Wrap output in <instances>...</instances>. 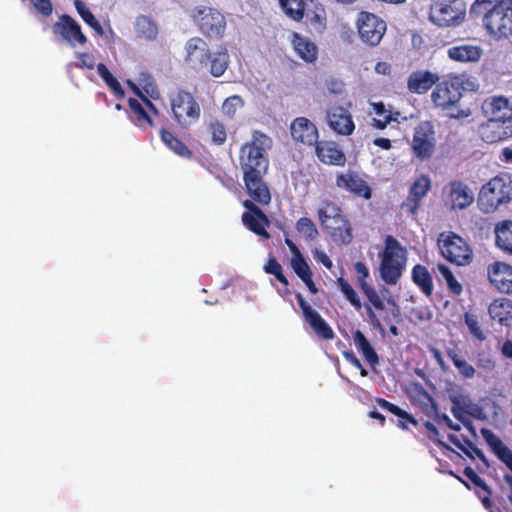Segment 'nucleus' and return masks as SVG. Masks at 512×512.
I'll return each instance as SVG.
<instances>
[{
    "label": "nucleus",
    "mask_w": 512,
    "mask_h": 512,
    "mask_svg": "<svg viewBox=\"0 0 512 512\" xmlns=\"http://www.w3.org/2000/svg\"><path fill=\"white\" fill-rule=\"evenodd\" d=\"M273 146L272 138L260 130L252 132L251 140L239 150V163L243 173L246 193L261 206L271 202V192L264 176L269 169L268 151Z\"/></svg>",
    "instance_id": "1"
},
{
    "label": "nucleus",
    "mask_w": 512,
    "mask_h": 512,
    "mask_svg": "<svg viewBox=\"0 0 512 512\" xmlns=\"http://www.w3.org/2000/svg\"><path fill=\"white\" fill-rule=\"evenodd\" d=\"M470 13L481 19L487 33L495 39L512 34V0H476Z\"/></svg>",
    "instance_id": "2"
},
{
    "label": "nucleus",
    "mask_w": 512,
    "mask_h": 512,
    "mask_svg": "<svg viewBox=\"0 0 512 512\" xmlns=\"http://www.w3.org/2000/svg\"><path fill=\"white\" fill-rule=\"evenodd\" d=\"M184 57L188 66L198 73L208 72L213 77H221L229 66V53L226 48L212 52L201 37H192L185 44Z\"/></svg>",
    "instance_id": "3"
},
{
    "label": "nucleus",
    "mask_w": 512,
    "mask_h": 512,
    "mask_svg": "<svg viewBox=\"0 0 512 512\" xmlns=\"http://www.w3.org/2000/svg\"><path fill=\"white\" fill-rule=\"evenodd\" d=\"M463 92V82L459 77L452 76L436 84L431 99L435 107L445 111L449 118L461 120L472 114L470 108L460 106Z\"/></svg>",
    "instance_id": "4"
},
{
    "label": "nucleus",
    "mask_w": 512,
    "mask_h": 512,
    "mask_svg": "<svg viewBox=\"0 0 512 512\" xmlns=\"http://www.w3.org/2000/svg\"><path fill=\"white\" fill-rule=\"evenodd\" d=\"M384 244L380 254V277L385 284L396 285L406 268L407 251L392 235L385 237Z\"/></svg>",
    "instance_id": "5"
},
{
    "label": "nucleus",
    "mask_w": 512,
    "mask_h": 512,
    "mask_svg": "<svg viewBox=\"0 0 512 512\" xmlns=\"http://www.w3.org/2000/svg\"><path fill=\"white\" fill-rule=\"evenodd\" d=\"M168 100L172 118L180 128L188 129L199 121L201 107L193 93L178 88L169 94Z\"/></svg>",
    "instance_id": "6"
},
{
    "label": "nucleus",
    "mask_w": 512,
    "mask_h": 512,
    "mask_svg": "<svg viewBox=\"0 0 512 512\" xmlns=\"http://www.w3.org/2000/svg\"><path fill=\"white\" fill-rule=\"evenodd\" d=\"M512 200V181L496 176L482 186L478 195V208L485 214L494 213L501 205Z\"/></svg>",
    "instance_id": "7"
},
{
    "label": "nucleus",
    "mask_w": 512,
    "mask_h": 512,
    "mask_svg": "<svg viewBox=\"0 0 512 512\" xmlns=\"http://www.w3.org/2000/svg\"><path fill=\"white\" fill-rule=\"evenodd\" d=\"M439 248L442 256L457 266H466L473 261L471 246L454 232L440 235Z\"/></svg>",
    "instance_id": "8"
},
{
    "label": "nucleus",
    "mask_w": 512,
    "mask_h": 512,
    "mask_svg": "<svg viewBox=\"0 0 512 512\" xmlns=\"http://www.w3.org/2000/svg\"><path fill=\"white\" fill-rule=\"evenodd\" d=\"M193 18L199 31L208 39L219 40L223 37L226 19L219 10L205 6L197 7Z\"/></svg>",
    "instance_id": "9"
},
{
    "label": "nucleus",
    "mask_w": 512,
    "mask_h": 512,
    "mask_svg": "<svg viewBox=\"0 0 512 512\" xmlns=\"http://www.w3.org/2000/svg\"><path fill=\"white\" fill-rule=\"evenodd\" d=\"M411 147L414 156L419 160H427L433 156L436 133L430 121H422L415 127Z\"/></svg>",
    "instance_id": "10"
},
{
    "label": "nucleus",
    "mask_w": 512,
    "mask_h": 512,
    "mask_svg": "<svg viewBox=\"0 0 512 512\" xmlns=\"http://www.w3.org/2000/svg\"><path fill=\"white\" fill-rule=\"evenodd\" d=\"M132 87L134 92L141 98L143 103L138 99L129 98L128 106L130 109V120L140 129L146 130L149 127H154V121L150 114L158 115L159 111L156 106L141 92V90L133 83Z\"/></svg>",
    "instance_id": "11"
},
{
    "label": "nucleus",
    "mask_w": 512,
    "mask_h": 512,
    "mask_svg": "<svg viewBox=\"0 0 512 512\" xmlns=\"http://www.w3.org/2000/svg\"><path fill=\"white\" fill-rule=\"evenodd\" d=\"M464 18L465 7L459 0L437 3L432 7L430 13V19L440 27L458 25Z\"/></svg>",
    "instance_id": "12"
},
{
    "label": "nucleus",
    "mask_w": 512,
    "mask_h": 512,
    "mask_svg": "<svg viewBox=\"0 0 512 512\" xmlns=\"http://www.w3.org/2000/svg\"><path fill=\"white\" fill-rule=\"evenodd\" d=\"M444 202L450 210H464L474 202V193L460 180L449 182L443 189Z\"/></svg>",
    "instance_id": "13"
},
{
    "label": "nucleus",
    "mask_w": 512,
    "mask_h": 512,
    "mask_svg": "<svg viewBox=\"0 0 512 512\" xmlns=\"http://www.w3.org/2000/svg\"><path fill=\"white\" fill-rule=\"evenodd\" d=\"M358 32L363 42L376 46L386 31L384 20L369 12H361L358 18Z\"/></svg>",
    "instance_id": "14"
},
{
    "label": "nucleus",
    "mask_w": 512,
    "mask_h": 512,
    "mask_svg": "<svg viewBox=\"0 0 512 512\" xmlns=\"http://www.w3.org/2000/svg\"><path fill=\"white\" fill-rule=\"evenodd\" d=\"M295 298L301 309L303 318L312 328L314 333L323 340H332L335 333L331 326L322 318V316L314 310L299 292L295 293Z\"/></svg>",
    "instance_id": "15"
},
{
    "label": "nucleus",
    "mask_w": 512,
    "mask_h": 512,
    "mask_svg": "<svg viewBox=\"0 0 512 512\" xmlns=\"http://www.w3.org/2000/svg\"><path fill=\"white\" fill-rule=\"evenodd\" d=\"M52 32L71 46H75L76 43L85 45L88 41L79 23L68 14H62L58 18L52 26Z\"/></svg>",
    "instance_id": "16"
},
{
    "label": "nucleus",
    "mask_w": 512,
    "mask_h": 512,
    "mask_svg": "<svg viewBox=\"0 0 512 512\" xmlns=\"http://www.w3.org/2000/svg\"><path fill=\"white\" fill-rule=\"evenodd\" d=\"M258 205L259 204L251 198L244 200L243 206L248 212L243 213L242 222L256 235L269 239L270 234L267 232L266 227L270 225V221Z\"/></svg>",
    "instance_id": "17"
},
{
    "label": "nucleus",
    "mask_w": 512,
    "mask_h": 512,
    "mask_svg": "<svg viewBox=\"0 0 512 512\" xmlns=\"http://www.w3.org/2000/svg\"><path fill=\"white\" fill-rule=\"evenodd\" d=\"M480 135L486 143H497L512 137V118H489L480 128Z\"/></svg>",
    "instance_id": "18"
},
{
    "label": "nucleus",
    "mask_w": 512,
    "mask_h": 512,
    "mask_svg": "<svg viewBox=\"0 0 512 512\" xmlns=\"http://www.w3.org/2000/svg\"><path fill=\"white\" fill-rule=\"evenodd\" d=\"M361 291L369 302V304H366L365 307L371 326L374 329L379 330V332L384 335L385 328L381 323L379 315L376 313V311L385 310V305H387V302L385 303L384 298L369 284H363Z\"/></svg>",
    "instance_id": "19"
},
{
    "label": "nucleus",
    "mask_w": 512,
    "mask_h": 512,
    "mask_svg": "<svg viewBox=\"0 0 512 512\" xmlns=\"http://www.w3.org/2000/svg\"><path fill=\"white\" fill-rule=\"evenodd\" d=\"M336 186L366 200L372 196V190L367 182L351 170L337 174Z\"/></svg>",
    "instance_id": "20"
},
{
    "label": "nucleus",
    "mask_w": 512,
    "mask_h": 512,
    "mask_svg": "<svg viewBox=\"0 0 512 512\" xmlns=\"http://www.w3.org/2000/svg\"><path fill=\"white\" fill-rule=\"evenodd\" d=\"M431 189V180L428 175L421 174L411 185L406 200L402 203V208L415 216L420 208L421 201Z\"/></svg>",
    "instance_id": "21"
},
{
    "label": "nucleus",
    "mask_w": 512,
    "mask_h": 512,
    "mask_svg": "<svg viewBox=\"0 0 512 512\" xmlns=\"http://www.w3.org/2000/svg\"><path fill=\"white\" fill-rule=\"evenodd\" d=\"M327 122L329 127L337 134L351 135L355 130L352 115L348 109L342 106H332L327 110Z\"/></svg>",
    "instance_id": "22"
},
{
    "label": "nucleus",
    "mask_w": 512,
    "mask_h": 512,
    "mask_svg": "<svg viewBox=\"0 0 512 512\" xmlns=\"http://www.w3.org/2000/svg\"><path fill=\"white\" fill-rule=\"evenodd\" d=\"M315 153L320 162L326 165L343 167L346 164V155L334 141H318Z\"/></svg>",
    "instance_id": "23"
},
{
    "label": "nucleus",
    "mask_w": 512,
    "mask_h": 512,
    "mask_svg": "<svg viewBox=\"0 0 512 512\" xmlns=\"http://www.w3.org/2000/svg\"><path fill=\"white\" fill-rule=\"evenodd\" d=\"M489 281L502 293H512V266L504 262H494L487 268Z\"/></svg>",
    "instance_id": "24"
},
{
    "label": "nucleus",
    "mask_w": 512,
    "mask_h": 512,
    "mask_svg": "<svg viewBox=\"0 0 512 512\" xmlns=\"http://www.w3.org/2000/svg\"><path fill=\"white\" fill-rule=\"evenodd\" d=\"M291 136L294 141L305 145H315L318 142V130L306 117H298L290 126Z\"/></svg>",
    "instance_id": "25"
},
{
    "label": "nucleus",
    "mask_w": 512,
    "mask_h": 512,
    "mask_svg": "<svg viewBox=\"0 0 512 512\" xmlns=\"http://www.w3.org/2000/svg\"><path fill=\"white\" fill-rule=\"evenodd\" d=\"M320 223L334 241L343 244H349L352 241L351 226L344 214Z\"/></svg>",
    "instance_id": "26"
},
{
    "label": "nucleus",
    "mask_w": 512,
    "mask_h": 512,
    "mask_svg": "<svg viewBox=\"0 0 512 512\" xmlns=\"http://www.w3.org/2000/svg\"><path fill=\"white\" fill-rule=\"evenodd\" d=\"M291 45L296 55L305 63L313 64L317 61L319 55L318 46L309 38L302 36L298 32L291 34Z\"/></svg>",
    "instance_id": "27"
},
{
    "label": "nucleus",
    "mask_w": 512,
    "mask_h": 512,
    "mask_svg": "<svg viewBox=\"0 0 512 512\" xmlns=\"http://www.w3.org/2000/svg\"><path fill=\"white\" fill-rule=\"evenodd\" d=\"M439 75L429 70L412 72L407 80L408 90L415 94H424L439 82Z\"/></svg>",
    "instance_id": "28"
},
{
    "label": "nucleus",
    "mask_w": 512,
    "mask_h": 512,
    "mask_svg": "<svg viewBox=\"0 0 512 512\" xmlns=\"http://www.w3.org/2000/svg\"><path fill=\"white\" fill-rule=\"evenodd\" d=\"M409 398L412 404L419 408L428 417L436 414L438 405L434 398L420 384L414 383L409 391Z\"/></svg>",
    "instance_id": "29"
},
{
    "label": "nucleus",
    "mask_w": 512,
    "mask_h": 512,
    "mask_svg": "<svg viewBox=\"0 0 512 512\" xmlns=\"http://www.w3.org/2000/svg\"><path fill=\"white\" fill-rule=\"evenodd\" d=\"M480 432L491 451L512 472V450L492 430L482 428Z\"/></svg>",
    "instance_id": "30"
},
{
    "label": "nucleus",
    "mask_w": 512,
    "mask_h": 512,
    "mask_svg": "<svg viewBox=\"0 0 512 512\" xmlns=\"http://www.w3.org/2000/svg\"><path fill=\"white\" fill-rule=\"evenodd\" d=\"M488 313L491 319L497 321L500 325L512 326V301L507 298L495 299L488 307Z\"/></svg>",
    "instance_id": "31"
},
{
    "label": "nucleus",
    "mask_w": 512,
    "mask_h": 512,
    "mask_svg": "<svg viewBox=\"0 0 512 512\" xmlns=\"http://www.w3.org/2000/svg\"><path fill=\"white\" fill-rule=\"evenodd\" d=\"M495 245L504 254L512 256V220H501L494 227Z\"/></svg>",
    "instance_id": "32"
},
{
    "label": "nucleus",
    "mask_w": 512,
    "mask_h": 512,
    "mask_svg": "<svg viewBox=\"0 0 512 512\" xmlns=\"http://www.w3.org/2000/svg\"><path fill=\"white\" fill-rule=\"evenodd\" d=\"M375 402L384 410L398 417L397 426L402 430H408L409 425L418 427V420L399 406L387 401L384 398H376Z\"/></svg>",
    "instance_id": "33"
},
{
    "label": "nucleus",
    "mask_w": 512,
    "mask_h": 512,
    "mask_svg": "<svg viewBox=\"0 0 512 512\" xmlns=\"http://www.w3.org/2000/svg\"><path fill=\"white\" fill-rule=\"evenodd\" d=\"M484 109L490 118L506 119L512 118V107L509 99L504 96H493L485 101Z\"/></svg>",
    "instance_id": "34"
},
{
    "label": "nucleus",
    "mask_w": 512,
    "mask_h": 512,
    "mask_svg": "<svg viewBox=\"0 0 512 512\" xmlns=\"http://www.w3.org/2000/svg\"><path fill=\"white\" fill-rule=\"evenodd\" d=\"M134 30L138 38L155 41L159 34L156 21L147 15H139L135 19Z\"/></svg>",
    "instance_id": "35"
},
{
    "label": "nucleus",
    "mask_w": 512,
    "mask_h": 512,
    "mask_svg": "<svg viewBox=\"0 0 512 512\" xmlns=\"http://www.w3.org/2000/svg\"><path fill=\"white\" fill-rule=\"evenodd\" d=\"M448 440L470 459L474 460L475 458H478L486 468L490 467V463L482 450L475 446V444L468 438L464 437L463 440H460L458 436L449 434Z\"/></svg>",
    "instance_id": "36"
},
{
    "label": "nucleus",
    "mask_w": 512,
    "mask_h": 512,
    "mask_svg": "<svg viewBox=\"0 0 512 512\" xmlns=\"http://www.w3.org/2000/svg\"><path fill=\"white\" fill-rule=\"evenodd\" d=\"M481 55L482 49L476 45L463 44L448 49V56L459 62H475L480 59Z\"/></svg>",
    "instance_id": "37"
},
{
    "label": "nucleus",
    "mask_w": 512,
    "mask_h": 512,
    "mask_svg": "<svg viewBox=\"0 0 512 512\" xmlns=\"http://www.w3.org/2000/svg\"><path fill=\"white\" fill-rule=\"evenodd\" d=\"M445 353L463 379H473L476 376L475 367L461 355L460 351L455 348H446Z\"/></svg>",
    "instance_id": "38"
},
{
    "label": "nucleus",
    "mask_w": 512,
    "mask_h": 512,
    "mask_svg": "<svg viewBox=\"0 0 512 512\" xmlns=\"http://www.w3.org/2000/svg\"><path fill=\"white\" fill-rule=\"evenodd\" d=\"M411 278L424 295L430 297L433 294V278L425 266L415 265L412 268Z\"/></svg>",
    "instance_id": "39"
},
{
    "label": "nucleus",
    "mask_w": 512,
    "mask_h": 512,
    "mask_svg": "<svg viewBox=\"0 0 512 512\" xmlns=\"http://www.w3.org/2000/svg\"><path fill=\"white\" fill-rule=\"evenodd\" d=\"M353 340L358 352L371 366L379 364L378 354L362 331L356 330L353 334Z\"/></svg>",
    "instance_id": "40"
},
{
    "label": "nucleus",
    "mask_w": 512,
    "mask_h": 512,
    "mask_svg": "<svg viewBox=\"0 0 512 512\" xmlns=\"http://www.w3.org/2000/svg\"><path fill=\"white\" fill-rule=\"evenodd\" d=\"M160 136L162 142L175 154L183 158H191L192 151L177 137L174 136L173 133L168 131L165 128L160 130Z\"/></svg>",
    "instance_id": "41"
},
{
    "label": "nucleus",
    "mask_w": 512,
    "mask_h": 512,
    "mask_svg": "<svg viewBox=\"0 0 512 512\" xmlns=\"http://www.w3.org/2000/svg\"><path fill=\"white\" fill-rule=\"evenodd\" d=\"M74 6L82 20L89 25L98 36L104 35V29L93 13L82 0H74Z\"/></svg>",
    "instance_id": "42"
},
{
    "label": "nucleus",
    "mask_w": 512,
    "mask_h": 512,
    "mask_svg": "<svg viewBox=\"0 0 512 512\" xmlns=\"http://www.w3.org/2000/svg\"><path fill=\"white\" fill-rule=\"evenodd\" d=\"M97 72L117 98L124 97L125 92L121 84L116 79V77H114V75L109 71V69L104 63H99L97 65Z\"/></svg>",
    "instance_id": "43"
},
{
    "label": "nucleus",
    "mask_w": 512,
    "mask_h": 512,
    "mask_svg": "<svg viewBox=\"0 0 512 512\" xmlns=\"http://www.w3.org/2000/svg\"><path fill=\"white\" fill-rule=\"evenodd\" d=\"M464 323L468 328L469 333L475 340L484 342L487 340V331H485L475 314L470 312L464 313Z\"/></svg>",
    "instance_id": "44"
},
{
    "label": "nucleus",
    "mask_w": 512,
    "mask_h": 512,
    "mask_svg": "<svg viewBox=\"0 0 512 512\" xmlns=\"http://www.w3.org/2000/svg\"><path fill=\"white\" fill-rule=\"evenodd\" d=\"M207 133L211 137V141L215 145H222L227 140V128L218 119H211L207 123Z\"/></svg>",
    "instance_id": "45"
},
{
    "label": "nucleus",
    "mask_w": 512,
    "mask_h": 512,
    "mask_svg": "<svg viewBox=\"0 0 512 512\" xmlns=\"http://www.w3.org/2000/svg\"><path fill=\"white\" fill-rule=\"evenodd\" d=\"M284 13L295 21L302 20L305 12L303 0H279Z\"/></svg>",
    "instance_id": "46"
},
{
    "label": "nucleus",
    "mask_w": 512,
    "mask_h": 512,
    "mask_svg": "<svg viewBox=\"0 0 512 512\" xmlns=\"http://www.w3.org/2000/svg\"><path fill=\"white\" fill-rule=\"evenodd\" d=\"M264 271L267 273V274H271V275H274L275 278L283 285L285 286V293L286 294H290V290L288 288L289 286V281L288 279L286 278V276L284 275L283 273V269H282V266L280 265V263L277 261V259L273 256H271L267 263L265 264L264 266Z\"/></svg>",
    "instance_id": "47"
},
{
    "label": "nucleus",
    "mask_w": 512,
    "mask_h": 512,
    "mask_svg": "<svg viewBox=\"0 0 512 512\" xmlns=\"http://www.w3.org/2000/svg\"><path fill=\"white\" fill-rule=\"evenodd\" d=\"M437 269L445 280L449 291L454 295H460L463 291L462 285L459 283L451 269L445 264H438Z\"/></svg>",
    "instance_id": "48"
},
{
    "label": "nucleus",
    "mask_w": 512,
    "mask_h": 512,
    "mask_svg": "<svg viewBox=\"0 0 512 512\" xmlns=\"http://www.w3.org/2000/svg\"><path fill=\"white\" fill-rule=\"evenodd\" d=\"M291 268L294 273L302 280L310 275H313L309 264L300 251L294 253L290 261Z\"/></svg>",
    "instance_id": "49"
},
{
    "label": "nucleus",
    "mask_w": 512,
    "mask_h": 512,
    "mask_svg": "<svg viewBox=\"0 0 512 512\" xmlns=\"http://www.w3.org/2000/svg\"><path fill=\"white\" fill-rule=\"evenodd\" d=\"M381 312L382 314L379 316V318L381 322L383 321L386 325H389L393 322L400 323L402 321L400 308L394 300H387L385 310Z\"/></svg>",
    "instance_id": "50"
},
{
    "label": "nucleus",
    "mask_w": 512,
    "mask_h": 512,
    "mask_svg": "<svg viewBox=\"0 0 512 512\" xmlns=\"http://www.w3.org/2000/svg\"><path fill=\"white\" fill-rule=\"evenodd\" d=\"M337 284L350 304L357 310L361 309L362 304L354 288L342 277L337 279Z\"/></svg>",
    "instance_id": "51"
},
{
    "label": "nucleus",
    "mask_w": 512,
    "mask_h": 512,
    "mask_svg": "<svg viewBox=\"0 0 512 512\" xmlns=\"http://www.w3.org/2000/svg\"><path fill=\"white\" fill-rule=\"evenodd\" d=\"M296 229L308 240H313L318 236L316 225L308 217H301L296 223Z\"/></svg>",
    "instance_id": "52"
},
{
    "label": "nucleus",
    "mask_w": 512,
    "mask_h": 512,
    "mask_svg": "<svg viewBox=\"0 0 512 512\" xmlns=\"http://www.w3.org/2000/svg\"><path fill=\"white\" fill-rule=\"evenodd\" d=\"M471 406L469 400L463 397H454L452 398V407L451 413L453 416L459 421H464L465 414H471L468 408Z\"/></svg>",
    "instance_id": "53"
},
{
    "label": "nucleus",
    "mask_w": 512,
    "mask_h": 512,
    "mask_svg": "<svg viewBox=\"0 0 512 512\" xmlns=\"http://www.w3.org/2000/svg\"><path fill=\"white\" fill-rule=\"evenodd\" d=\"M341 214H343L341 208L330 201L324 202L318 210V218L320 222H323V220H330L340 216Z\"/></svg>",
    "instance_id": "54"
},
{
    "label": "nucleus",
    "mask_w": 512,
    "mask_h": 512,
    "mask_svg": "<svg viewBox=\"0 0 512 512\" xmlns=\"http://www.w3.org/2000/svg\"><path fill=\"white\" fill-rule=\"evenodd\" d=\"M244 101L243 99L238 95H233L228 97L222 105V111L225 115L232 118L237 109L243 107Z\"/></svg>",
    "instance_id": "55"
},
{
    "label": "nucleus",
    "mask_w": 512,
    "mask_h": 512,
    "mask_svg": "<svg viewBox=\"0 0 512 512\" xmlns=\"http://www.w3.org/2000/svg\"><path fill=\"white\" fill-rule=\"evenodd\" d=\"M77 61L73 64L77 68L92 70L95 67V58L91 53L81 52L76 55Z\"/></svg>",
    "instance_id": "56"
},
{
    "label": "nucleus",
    "mask_w": 512,
    "mask_h": 512,
    "mask_svg": "<svg viewBox=\"0 0 512 512\" xmlns=\"http://www.w3.org/2000/svg\"><path fill=\"white\" fill-rule=\"evenodd\" d=\"M36 11L43 17L51 16L53 5L51 0H30Z\"/></svg>",
    "instance_id": "57"
},
{
    "label": "nucleus",
    "mask_w": 512,
    "mask_h": 512,
    "mask_svg": "<svg viewBox=\"0 0 512 512\" xmlns=\"http://www.w3.org/2000/svg\"><path fill=\"white\" fill-rule=\"evenodd\" d=\"M354 270L357 275L358 285H359L360 289H362L363 284H368L366 282V279L369 277V269L363 262L359 261L354 264Z\"/></svg>",
    "instance_id": "58"
},
{
    "label": "nucleus",
    "mask_w": 512,
    "mask_h": 512,
    "mask_svg": "<svg viewBox=\"0 0 512 512\" xmlns=\"http://www.w3.org/2000/svg\"><path fill=\"white\" fill-rule=\"evenodd\" d=\"M464 475L476 486V488H485L486 482L470 466L463 471Z\"/></svg>",
    "instance_id": "59"
},
{
    "label": "nucleus",
    "mask_w": 512,
    "mask_h": 512,
    "mask_svg": "<svg viewBox=\"0 0 512 512\" xmlns=\"http://www.w3.org/2000/svg\"><path fill=\"white\" fill-rule=\"evenodd\" d=\"M433 418H435V420L441 424V423H444L448 428L454 430V431H459L460 430V426L458 424H454L453 421L446 415V414H440L438 411L436 412V414L434 416H432Z\"/></svg>",
    "instance_id": "60"
},
{
    "label": "nucleus",
    "mask_w": 512,
    "mask_h": 512,
    "mask_svg": "<svg viewBox=\"0 0 512 512\" xmlns=\"http://www.w3.org/2000/svg\"><path fill=\"white\" fill-rule=\"evenodd\" d=\"M481 490L484 492V496H481V492L480 491H476L478 497L480 498L483 506L486 508V509H491L492 508V501L490 499L491 497V489L489 488L488 485H486L485 488H481Z\"/></svg>",
    "instance_id": "61"
},
{
    "label": "nucleus",
    "mask_w": 512,
    "mask_h": 512,
    "mask_svg": "<svg viewBox=\"0 0 512 512\" xmlns=\"http://www.w3.org/2000/svg\"><path fill=\"white\" fill-rule=\"evenodd\" d=\"M392 121V115L389 113L383 119H372V126L376 129L383 130Z\"/></svg>",
    "instance_id": "62"
},
{
    "label": "nucleus",
    "mask_w": 512,
    "mask_h": 512,
    "mask_svg": "<svg viewBox=\"0 0 512 512\" xmlns=\"http://www.w3.org/2000/svg\"><path fill=\"white\" fill-rule=\"evenodd\" d=\"M310 23L318 30L321 31L325 28V17L314 13L313 16L309 17Z\"/></svg>",
    "instance_id": "63"
},
{
    "label": "nucleus",
    "mask_w": 512,
    "mask_h": 512,
    "mask_svg": "<svg viewBox=\"0 0 512 512\" xmlns=\"http://www.w3.org/2000/svg\"><path fill=\"white\" fill-rule=\"evenodd\" d=\"M501 354L503 357L512 359V340L506 339L501 347Z\"/></svg>",
    "instance_id": "64"
}]
</instances>
